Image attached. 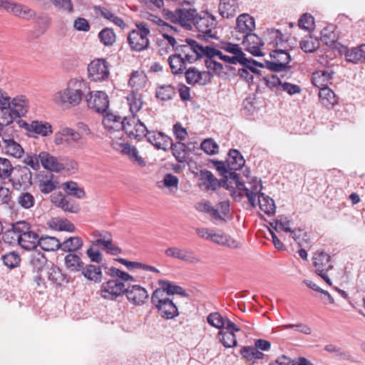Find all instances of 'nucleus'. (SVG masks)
Segmentation results:
<instances>
[{
	"instance_id": "obj_1",
	"label": "nucleus",
	"mask_w": 365,
	"mask_h": 365,
	"mask_svg": "<svg viewBox=\"0 0 365 365\" xmlns=\"http://www.w3.org/2000/svg\"><path fill=\"white\" fill-rule=\"evenodd\" d=\"M211 162L219 173L225 178H227V182H225L223 186L230 191V195L237 201L242 196H246L251 205H255V200L245 189L244 182L240 181L238 175L232 172V170L240 169L245 164V161L240 153L237 150H231L226 162L217 160Z\"/></svg>"
},
{
	"instance_id": "obj_2",
	"label": "nucleus",
	"mask_w": 365,
	"mask_h": 365,
	"mask_svg": "<svg viewBox=\"0 0 365 365\" xmlns=\"http://www.w3.org/2000/svg\"><path fill=\"white\" fill-rule=\"evenodd\" d=\"M158 284L159 287L153 293L152 302L162 318L174 319L179 315V312L172 297L178 293V287L164 280H160Z\"/></svg>"
},
{
	"instance_id": "obj_3",
	"label": "nucleus",
	"mask_w": 365,
	"mask_h": 365,
	"mask_svg": "<svg viewBox=\"0 0 365 365\" xmlns=\"http://www.w3.org/2000/svg\"><path fill=\"white\" fill-rule=\"evenodd\" d=\"M85 83L83 79L73 78L66 86L53 96V101L58 106L71 109L78 106L83 100Z\"/></svg>"
},
{
	"instance_id": "obj_4",
	"label": "nucleus",
	"mask_w": 365,
	"mask_h": 365,
	"mask_svg": "<svg viewBox=\"0 0 365 365\" xmlns=\"http://www.w3.org/2000/svg\"><path fill=\"white\" fill-rule=\"evenodd\" d=\"M106 268V274L113 279L101 284V295L106 299L114 300L125 294L126 287L123 282H133L134 277L115 267Z\"/></svg>"
},
{
	"instance_id": "obj_5",
	"label": "nucleus",
	"mask_w": 365,
	"mask_h": 365,
	"mask_svg": "<svg viewBox=\"0 0 365 365\" xmlns=\"http://www.w3.org/2000/svg\"><path fill=\"white\" fill-rule=\"evenodd\" d=\"M272 229H269L270 236L272 237V242L277 250H283L284 245L281 240L277 236L276 232H284L285 233H289L292 237L297 241V243H300V238L303 235V232L300 229H295L293 227V222H291L287 217L280 216L273 222L270 223Z\"/></svg>"
},
{
	"instance_id": "obj_6",
	"label": "nucleus",
	"mask_w": 365,
	"mask_h": 365,
	"mask_svg": "<svg viewBox=\"0 0 365 365\" xmlns=\"http://www.w3.org/2000/svg\"><path fill=\"white\" fill-rule=\"evenodd\" d=\"M13 232L22 248L31 250L38 245L39 238L38 235L30 230V227L26 222H19L14 225Z\"/></svg>"
},
{
	"instance_id": "obj_7",
	"label": "nucleus",
	"mask_w": 365,
	"mask_h": 365,
	"mask_svg": "<svg viewBox=\"0 0 365 365\" xmlns=\"http://www.w3.org/2000/svg\"><path fill=\"white\" fill-rule=\"evenodd\" d=\"M149 34L150 29L147 24L144 23L136 24V28L128 34L127 38L131 50L141 51L146 49L149 45Z\"/></svg>"
},
{
	"instance_id": "obj_8",
	"label": "nucleus",
	"mask_w": 365,
	"mask_h": 365,
	"mask_svg": "<svg viewBox=\"0 0 365 365\" xmlns=\"http://www.w3.org/2000/svg\"><path fill=\"white\" fill-rule=\"evenodd\" d=\"M53 143L66 148L81 147L84 145L81 135L73 129L62 127L53 135Z\"/></svg>"
},
{
	"instance_id": "obj_9",
	"label": "nucleus",
	"mask_w": 365,
	"mask_h": 365,
	"mask_svg": "<svg viewBox=\"0 0 365 365\" xmlns=\"http://www.w3.org/2000/svg\"><path fill=\"white\" fill-rule=\"evenodd\" d=\"M163 13L165 19L172 23L178 24L187 29H192L197 14L194 9H182L176 10L175 12L163 10Z\"/></svg>"
},
{
	"instance_id": "obj_10",
	"label": "nucleus",
	"mask_w": 365,
	"mask_h": 365,
	"mask_svg": "<svg viewBox=\"0 0 365 365\" xmlns=\"http://www.w3.org/2000/svg\"><path fill=\"white\" fill-rule=\"evenodd\" d=\"M180 49L182 56L188 63H193L196 60L208 55L209 46L200 45L196 41L192 39H186L185 43L180 45Z\"/></svg>"
},
{
	"instance_id": "obj_11",
	"label": "nucleus",
	"mask_w": 365,
	"mask_h": 365,
	"mask_svg": "<svg viewBox=\"0 0 365 365\" xmlns=\"http://www.w3.org/2000/svg\"><path fill=\"white\" fill-rule=\"evenodd\" d=\"M124 120L113 113H107L103 120V124L106 130L109 133L111 143L118 141L124 138L123 131Z\"/></svg>"
},
{
	"instance_id": "obj_12",
	"label": "nucleus",
	"mask_w": 365,
	"mask_h": 365,
	"mask_svg": "<svg viewBox=\"0 0 365 365\" xmlns=\"http://www.w3.org/2000/svg\"><path fill=\"white\" fill-rule=\"evenodd\" d=\"M112 147L115 150L120 152L124 155H126L135 165L140 167L145 166V161L139 154L138 149L135 146L128 144L125 138H123L118 141H114V143H112Z\"/></svg>"
},
{
	"instance_id": "obj_13",
	"label": "nucleus",
	"mask_w": 365,
	"mask_h": 365,
	"mask_svg": "<svg viewBox=\"0 0 365 365\" xmlns=\"http://www.w3.org/2000/svg\"><path fill=\"white\" fill-rule=\"evenodd\" d=\"M123 131L132 138L137 139L146 136L148 128L135 115L124 118Z\"/></svg>"
},
{
	"instance_id": "obj_14",
	"label": "nucleus",
	"mask_w": 365,
	"mask_h": 365,
	"mask_svg": "<svg viewBox=\"0 0 365 365\" xmlns=\"http://www.w3.org/2000/svg\"><path fill=\"white\" fill-rule=\"evenodd\" d=\"M88 73L91 81H104L109 75L108 65L103 59H95L88 65Z\"/></svg>"
},
{
	"instance_id": "obj_15",
	"label": "nucleus",
	"mask_w": 365,
	"mask_h": 365,
	"mask_svg": "<svg viewBox=\"0 0 365 365\" xmlns=\"http://www.w3.org/2000/svg\"><path fill=\"white\" fill-rule=\"evenodd\" d=\"M192 172L199 176L200 186L204 190H215L220 187H225L223 184L227 182V178H225V180L219 181L208 170H192Z\"/></svg>"
},
{
	"instance_id": "obj_16",
	"label": "nucleus",
	"mask_w": 365,
	"mask_h": 365,
	"mask_svg": "<svg viewBox=\"0 0 365 365\" xmlns=\"http://www.w3.org/2000/svg\"><path fill=\"white\" fill-rule=\"evenodd\" d=\"M128 301L135 306H143L148 299V292L138 284L128 286L125 292Z\"/></svg>"
},
{
	"instance_id": "obj_17",
	"label": "nucleus",
	"mask_w": 365,
	"mask_h": 365,
	"mask_svg": "<svg viewBox=\"0 0 365 365\" xmlns=\"http://www.w3.org/2000/svg\"><path fill=\"white\" fill-rule=\"evenodd\" d=\"M313 264L317 273L331 285L330 279L326 274V272L332 267L330 264V256L323 252H316L313 257Z\"/></svg>"
},
{
	"instance_id": "obj_18",
	"label": "nucleus",
	"mask_w": 365,
	"mask_h": 365,
	"mask_svg": "<svg viewBox=\"0 0 365 365\" xmlns=\"http://www.w3.org/2000/svg\"><path fill=\"white\" fill-rule=\"evenodd\" d=\"M170 32L171 34L164 33L162 34L161 38H158V53L161 56H165L172 52L175 48L178 49L176 47L177 41L175 40V36L173 35V33H176V29L170 26Z\"/></svg>"
},
{
	"instance_id": "obj_19",
	"label": "nucleus",
	"mask_w": 365,
	"mask_h": 365,
	"mask_svg": "<svg viewBox=\"0 0 365 365\" xmlns=\"http://www.w3.org/2000/svg\"><path fill=\"white\" fill-rule=\"evenodd\" d=\"M242 44L247 51L255 56H263L262 47L264 41H262L261 38L255 34H247L242 36Z\"/></svg>"
},
{
	"instance_id": "obj_20",
	"label": "nucleus",
	"mask_w": 365,
	"mask_h": 365,
	"mask_svg": "<svg viewBox=\"0 0 365 365\" xmlns=\"http://www.w3.org/2000/svg\"><path fill=\"white\" fill-rule=\"evenodd\" d=\"M88 106L98 113H104L108 108V96L103 91H93L87 100Z\"/></svg>"
},
{
	"instance_id": "obj_21",
	"label": "nucleus",
	"mask_w": 365,
	"mask_h": 365,
	"mask_svg": "<svg viewBox=\"0 0 365 365\" xmlns=\"http://www.w3.org/2000/svg\"><path fill=\"white\" fill-rule=\"evenodd\" d=\"M270 56L273 61L268 63L267 67L274 71L284 70L290 61L289 54L281 48L274 50Z\"/></svg>"
},
{
	"instance_id": "obj_22",
	"label": "nucleus",
	"mask_w": 365,
	"mask_h": 365,
	"mask_svg": "<svg viewBox=\"0 0 365 365\" xmlns=\"http://www.w3.org/2000/svg\"><path fill=\"white\" fill-rule=\"evenodd\" d=\"M22 128L31 133H34L41 137H47L52 134V125L43 120H32L30 123L24 122Z\"/></svg>"
},
{
	"instance_id": "obj_23",
	"label": "nucleus",
	"mask_w": 365,
	"mask_h": 365,
	"mask_svg": "<svg viewBox=\"0 0 365 365\" xmlns=\"http://www.w3.org/2000/svg\"><path fill=\"white\" fill-rule=\"evenodd\" d=\"M193 25L199 31L210 34V36H214L211 33L212 30L215 28V20L209 14L205 12L197 14Z\"/></svg>"
},
{
	"instance_id": "obj_24",
	"label": "nucleus",
	"mask_w": 365,
	"mask_h": 365,
	"mask_svg": "<svg viewBox=\"0 0 365 365\" xmlns=\"http://www.w3.org/2000/svg\"><path fill=\"white\" fill-rule=\"evenodd\" d=\"M108 266L105 264L97 265L94 264H86L82 271V276L88 281L94 283H101L103 279V269L107 271Z\"/></svg>"
},
{
	"instance_id": "obj_25",
	"label": "nucleus",
	"mask_w": 365,
	"mask_h": 365,
	"mask_svg": "<svg viewBox=\"0 0 365 365\" xmlns=\"http://www.w3.org/2000/svg\"><path fill=\"white\" fill-rule=\"evenodd\" d=\"M200 211L205 212L211 220L222 221L231 217L230 207H200Z\"/></svg>"
},
{
	"instance_id": "obj_26",
	"label": "nucleus",
	"mask_w": 365,
	"mask_h": 365,
	"mask_svg": "<svg viewBox=\"0 0 365 365\" xmlns=\"http://www.w3.org/2000/svg\"><path fill=\"white\" fill-rule=\"evenodd\" d=\"M188 83L205 85L210 82L212 74L208 71H200L195 68H190L185 73Z\"/></svg>"
},
{
	"instance_id": "obj_27",
	"label": "nucleus",
	"mask_w": 365,
	"mask_h": 365,
	"mask_svg": "<svg viewBox=\"0 0 365 365\" xmlns=\"http://www.w3.org/2000/svg\"><path fill=\"white\" fill-rule=\"evenodd\" d=\"M250 183L254 184L252 187V191L250 192L247 187H245V189L247 190L249 194L252 196L255 200V205H256L257 203H258V205H274V200L271 197L265 195L264 193H257V191L262 187L260 180L254 178Z\"/></svg>"
},
{
	"instance_id": "obj_28",
	"label": "nucleus",
	"mask_w": 365,
	"mask_h": 365,
	"mask_svg": "<svg viewBox=\"0 0 365 365\" xmlns=\"http://www.w3.org/2000/svg\"><path fill=\"white\" fill-rule=\"evenodd\" d=\"M40 164L47 170L59 173L62 170L61 163L57 158L47 151H41L38 153Z\"/></svg>"
},
{
	"instance_id": "obj_29",
	"label": "nucleus",
	"mask_w": 365,
	"mask_h": 365,
	"mask_svg": "<svg viewBox=\"0 0 365 365\" xmlns=\"http://www.w3.org/2000/svg\"><path fill=\"white\" fill-rule=\"evenodd\" d=\"M146 137L148 140L158 149L166 150L172 144L171 139L161 132L148 130Z\"/></svg>"
},
{
	"instance_id": "obj_30",
	"label": "nucleus",
	"mask_w": 365,
	"mask_h": 365,
	"mask_svg": "<svg viewBox=\"0 0 365 365\" xmlns=\"http://www.w3.org/2000/svg\"><path fill=\"white\" fill-rule=\"evenodd\" d=\"M168 257H174L189 262H199L198 257L192 252L178 247H172L165 250Z\"/></svg>"
},
{
	"instance_id": "obj_31",
	"label": "nucleus",
	"mask_w": 365,
	"mask_h": 365,
	"mask_svg": "<svg viewBox=\"0 0 365 365\" xmlns=\"http://www.w3.org/2000/svg\"><path fill=\"white\" fill-rule=\"evenodd\" d=\"M63 262L65 268L71 273L80 272L82 273L85 266V262L82 257L76 253H70L66 255Z\"/></svg>"
},
{
	"instance_id": "obj_32",
	"label": "nucleus",
	"mask_w": 365,
	"mask_h": 365,
	"mask_svg": "<svg viewBox=\"0 0 365 365\" xmlns=\"http://www.w3.org/2000/svg\"><path fill=\"white\" fill-rule=\"evenodd\" d=\"M255 28V22L253 17L247 14H242L237 19L236 32H239L242 36L247 34H252L251 32Z\"/></svg>"
},
{
	"instance_id": "obj_33",
	"label": "nucleus",
	"mask_w": 365,
	"mask_h": 365,
	"mask_svg": "<svg viewBox=\"0 0 365 365\" xmlns=\"http://www.w3.org/2000/svg\"><path fill=\"white\" fill-rule=\"evenodd\" d=\"M235 329H222L219 332V339L222 344L227 348H232L237 345L235 333L240 331V328L234 323Z\"/></svg>"
},
{
	"instance_id": "obj_34",
	"label": "nucleus",
	"mask_w": 365,
	"mask_h": 365,
	"mask_svg": "<svg viewBox=\"0 0 365 365\" xmlns=\"http://www.w3.org/2000/svg\"><path fill=\"white\" fill-rule=\"evenodd\" d=\"M9 13L26 20L34 19L36 14L31 8L14 1H12Z\"/></svg>"
},
{
	"instance_id": "obj_35",
	"label": "nucleus",
	"mask_w": 365,
	"mask_h": 365,
	"mask_svg": "<svg viewBox=\"0 0 365 365\" xmlns=\"http://www.w3.org/2000/svg\"><path fill=\"white\" fill-rule=\"evenodd\" d=\"M207 321L211 326L222 330L224 329H235L234 323L227 318H224L221 314L217 312L210 314Z\"/></svg>"
},
{
	"instance_id": "obj_36",
	"label": "nucleus",
	"mask_w": 365,
	"mask_h": 365,
	"mask_svg": "<svg viewBox=\"0 0 365 365\" xmlns=\"http://www.w3.org/2000/svg\"><path fill=\"white\" fill-rule=\"evenodd\" d=\"M9 108L16 118H19L25 115L28 112L29 103L24 96L16 97L11 100Z\"/></svg>"
},
{
	"instance_id": "obj_37",
	"label": "nucleus",
	"mask_w": 365,
	"mask_h": 365,
	"mask_svg": "<svg viewBox=\"0 0 365 365\" xmlns=\"http://www.w3.org/2000/svg\"><path fill=\"white\" fill-rule=\"evenodd\" d=\"M5 153L16 158L23 156L24 150L21 145L12 138H2Z\"/></svg>"
},
{
	"instance_id": "obj_38",
	"label": "nucleus",
	"mask_w": 365,
	"mask_h": 365,
	"mask_svg": "<svg viewBox=\"0 0 365 365\" xmlns=\"http://www.w3.org/2000/svg\"><path fill=\"white\" fill-rule=\"evenodd\" d=\"M341 53H344L346 60L349 62L357 63L363 58H365V44L352 49H348L346 46H341Z\"/></svg>"
},
{
	"instance_id": "obj_39",
	"label": "nucleus",
	"mask_w": 365,
	"mask_h": 365,
	"mask_svg": "<svg viewBox=\"0 0 365 365\" xmlns=\"http://www.w3.org/2000/svg\"><path fill=\"white\" fill-rule=\"evenodd\" d=\"M264 41L267 45L274 48L282 47L283 43V35L279 30L267 29L264 34Z\"/></svg>"
},
{
	"instance_id": "obj_40",
	"label": "nucleus",
	"mask_w": 365,
	"mask_h": 365,
	"mask_svg": "<svg viewBox=\"0 0 365 365\" xmlns=\"http://www.w3.org/2000/svg\"><path fill=\"white\" fill-rule=\"evenodd\" d=\"M237 0H221L219 12L224 18L232 17L237 11Z\"/></svg>"
},
{
	"instance_id": "obj_41",
	"label": "nucleus",
	"mask_w": 365,
	"mask_h": 365,
	"mask_svg": "<svg viewBox=\"0 0 365 365\" xmlns=\"http://www.w3.org/2000/svg\"><path fill=\"white\" fill-rule=\"evenodd\" d=\"M321 103L327 108H332L337 103L335 93L328 87L322 88L319 93Z\"/></svg>"
},
{
	"instance_id": "obj_42",
	"label": "nucleus",
	"mask_w": 365,
	"mask_h": 365,
	"mask_svg": "<svg viewBox=\"0 0 365 365\" xmlns=\"http://www.w3.org/2000/svg\"><path fill=\"white\" fill-rule=\"evenodd\" d=\"M332 78V72L328 71H318L312 74V83L319 88L327 87Z\"/></svg>"
},
{
	"instance_id": "obj_43",
	"label": "nucleus",
	"mask_w": 365,
	"mask_h": 365,
	"mask_svg": "<svg viewBox=\"0 0 365 365\" xmlns=\"http://www.w3.org/2000/svg\"><path fill=\"white\" fill-rule=\"evenodd\" d=\"M126 101L129 110L133 114L138 112L143 105L141 94L135 91H132L127 96Z\"/></svg>"
},
{
	"instance_id": "obj_44",
	"label": "nucleus",
	"mask_w": 365,
	"mask_h": 365,
	"mask_svg": "<svg viewBox=\"0 0 365 365\" xmlns=\"http://www.w3.org/2000/svg\"><path fill=\"white\" fill-rule=\"evenodd\" d=\"M147 83V77L143 72L134 71L132 73L128 83L134 91H138L143 89Z\"/></svg>"
},
{
	"instance_id": "obj_45",
	"label": "nucleus",
	"mask_w": 365,
	"mask_h": 365,
	"mask_svg": "<svg viewBox=\"0 0 365 365\" xmlns=\"http://www.w3.org/2000/svg\"><path fill=\"white\" fill-rule=\"evenodd\" d=\"M50 228L57 231H66L73 232L75 230L74 225L66 220L61 218H53L48 222Z\"/></svg>"
},
{
	"instance_id": "obj_46",
	"label": "nucleus",
	"mask_w": 365,
	"mask_h": 365,
	"mask_svg": "<svg viewBox=\"0 0 365 365\" xmlns=\"http://www.w3.org/2000/svg\"><path fill=\"white\" fill-rule=\"evenodd\" d=\"M117 262L123 264L128 269L133 271L135 269H142L148 272H158V269L154 267L147 265L138 262L128 261L123 258H118L115 259Z\"/></svg>"
},
{
	"instance_id": "obj_47",
	"label": "nucleus",
	"mask_w": 365,
	"mask_h": 365,
	"mask_svg": "<svg viewBox=\"0 0 365 365\" xmlns=\"http://www.w3.org/2000/svg\"><path fill=\"white\" fill-rule=\"evenodd\" d=\"M38 246L46 251H54L61 248V242L54 237H42L39 238Z\"/></svg>"
},
{
	"instance_id": "obj_48",
	"label": "nucleus",
	"mask_w": 365,
	"mask_h": 365,
	"mask_svg": "<svg viewBox=\"0 0 365 365\" xmlns=\"http://www.w3.org/2000/svg\"><path fill=\"white\" fill-rule=\"evenodd\" d=\"M170 68L173 73H180L185 68V60L181 54L170 56L168 59Z\"/></svg>"
},
{
	"instance_id": "obj_49",
	"label": "nucleus",
	"mask_w": 365,
	"mask_h": 365,
	"mask_svg": "<svg viewBox=\"0 0 365 365\" xmlns=\"http://www.w3.org/2000/svg\"><path fill=\"white\" fill-rule=\"evenodd\" d=\"M83 246V241L80 237H71L61 243V248L65 252H75Z\"/></svg>"
},
{
	"instance_id": "obj_50",
	"label": "nucleus",
	"mask_w": 365,
	"mask_h": 365,
	"mask_svg": "<svg viewBox=\"0 0 365 365\" xmlns=\"http://www.w3.org/2000/svg\"><path fill=\"white\" fill-rule=\"evenodd\" d=\"M98 245L91 244L87 247L86 254L91 262L101 264L103 260V255L97 247Z\"/></svg>"
},
{
	"instance_id": "obj_51",
	"label": "nucleus",
	"mask_w": 365,
	"mask_h": 365,
	"mask_svg": "<svg viewBox=\"0 0 365 365\" xmlns=\"http://www.w3.org/2000/svg\"><path fill=\"white\" fill-rule=\"evenodd\" d=\"M47 269V276L51 281L57 284H61L64 282L65 277L58 267L51 263L48 264Z\"/></svg>"
},
{
	"instance_id": "obj_52",
	"label": "nucleus",
	"mask_w": 365,
	"mask_h": 365,
	"mask_svg": "<svg viewBox=\"0 0 365 365\" xmlns=\"http://www.w3.org/2000/svg\"><path fill=\"white\" fill-rule=\"evenodd\" d=\"M222 49L225 52L232 54L233 56H239L240 58V63L242 65H246L247 59L245 56V53L242 52L240 47L237 44L231 43H226L222 46Z\"/></svg>"
},
{
	"instance_id": "obj_53",
	"label": "nucleus",
	"mask_w": 365,
	"mask_h": 365,
	"mask_svg": "<svg viewBox=\"0 0 365 365\" xmlns=\"http://www.w3.org/2000/svg\"><path fill=\"white\" fill-rule=\"evenodd\" d=\"M319 46V41L317 38L312 36H306L300 42L301 48L306 53L315 51Z\"/></svg>"
},
{
	"instance_id": "obj_54",
	"label": "nucleus",
	"mask_w": 365,
	"mask_h": 365,
	"mask_svg": "<svg viewBox=\"0 0 365 365\" xmlns=\"http://www.w3.org/2000/svg\"><path fill=\"white\" fill-rule=\"evenodd\" d=\"M207 57H218L220 59L224 61L225 62L232 64H236L237 63H240L239 58H240L239 56H230L227 55H225L222 53V51L211 47H209Z\"/></svg>"
},
{
	"instance_id": "obj_55",
	"label": "nucleus",
	"mask_w": 365,
	"mask_h": 365,
	"mask_svg": "<svg viewBox=\"0 0 365 365\" xmlns=\"http://www.w3.org/2000/svg\"><path fill=\"white\" fill-rule=\"evenodd\" d=\"M241 354L243 358L250 361L261 359L264 357V354L257 350L255 346L243 347L241 350Z\"/></svg>"
},
{
	"instance_id": "obj_56",
	"label": "nucleus",
	"mask_w": 365,
	"mask_h": 365,
	"mask_svg": "<svg viewBox=\"0 0 365 365\" xmlns=\"http://www.w3.org/2000/svg\"><path fill=\"white\" fill-rule=\"evenodd\" d=\"M63 189L68 195L76 197V198H82L85 195L84 191L73 181L65 182L63 185Z\"/></svg>"
},
{
	"instance_id": "obj_57",
	"label": "nucleus",
	"mask_w": 365,
	"mask_h": 365,
	"mask_svg": "<svg viewBox=\"0 0 365 365\" xmlns=\"http://www.w3.org/2000/svg\"><path fill=\"white\" fill-rule=\"evenodd\" d=\"M101 42L106 46H112L116 40V36L113 31L110 29H103L98 34Z\"/></svg>"
},
{
	"instance_id": "obj_58",
	"label": "nucleus",
	"mask_w": 365,
	"mask_h": 365,
	"mask_svg": "<svg viewBox=\"0 0 365 365\" xmlns=\"http://www.w3.org/2000/svg\"><path fill=\"white\" fill-rule=\"evenodd\" d=\"M321 34V40L324 44L331 46L336 43V36L334 32L333 26L324 28Z\"/></svg>"
},
{
	"instance_id": "obj_59",
	"label": "nucleus",
	"mask_w": 365,
	"mask_h": 365,
	"mask_svg": "<svg viewBox=\"0 0 365 365\" xmlns=\"http://www.w3.org/2000/svg\"><path fill=\"white\" fill-rule=\"evenodd\" d=\"M12 110L9 108L2 107L0 108V125L5 126L11 123L14 119H16V116L12 113Z\"/></svg>"
},
{
	"instance_id": "obj_60",
	"label": "nucleus",
	"mask_w": 365,
	"mask_h": 365,
	"mask_svg": "<svg viewBox=\"0 0 365 365\" xmlns=\"http://www.w3.org/2000/svg\"><path fill=\"white\" fill-rule=\"evenodd\" d=\"M298 26L300 29L311 32L314 29V19L309 14H304L298 21Z\"/></svg>"
},
{
	"instance_id": "obj_61",
	"label": "nucleus",
	"mask_w": 365,
	"mask_h": 365,
	"mask_svg": "<svg viewBox=\"0 0 365 365\" xmlns=\"http://www.w3.org/2000/svg\"><path fill=\"white\" fill-rule=\"evenodd\" d=\"M173 154L179 162L185 161L186 158L185 145L184 143H178L171 144Z\"/></svg>"
},
{
	"instance_id": "obj_62",
	"label": "nucleus",
	"mask_w": 365,
	"mask_h": 365,
	"mask_svg": "<svg viewBox=\"0 0 365 365\" xmlns=\"http://www.w3.org/2000/svg\"><path fill=\"white\" fill-rule=\"evenodd\" d=\"M4 264L9 269H14L20 264V257L15 252H9L3 257Z\"/></svg>"
},
{
	"instance_id": "obj_63",
	"label": "nucleus",
	"mask_w": 365,
	"mask_h": 365,
	"mask_svg": "<svg viewBox=\"0 0 365 365\" xmlns=\"http://www.w3.org/2000/svg\"><path fill=\"white\" fill-rule=\"evenodd\" d=\"M103 250L108 255L117 256L122 252L121 249L113 242V238L110 240H103Z\"/></svg>"
},
{
	"instance_id": "obj_64",
	"label": "nucleus",
	"mask_w": 365,
	"mask_h": 365,
	"mask_svg": "<svg viewBox=\"0 0 365 365\" xmlns=\"http://www.w3.org/2000/svg\"><path fill=\"white\" fill-rule=\"evenodd\" d=\"M174 94V91L170 86H163L158 88L156 91V96L162 101H167L172 98Z\"/></svg>"
}]
</instances>
